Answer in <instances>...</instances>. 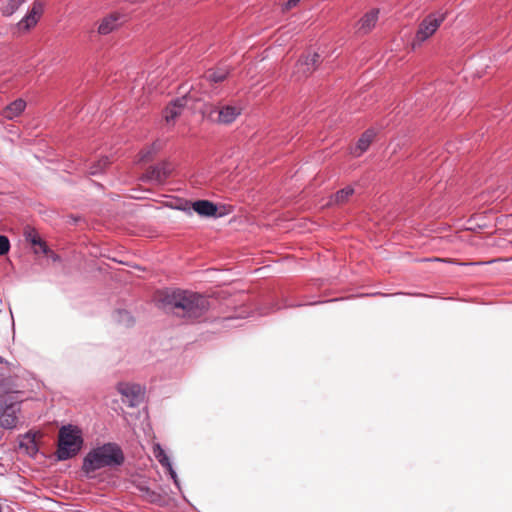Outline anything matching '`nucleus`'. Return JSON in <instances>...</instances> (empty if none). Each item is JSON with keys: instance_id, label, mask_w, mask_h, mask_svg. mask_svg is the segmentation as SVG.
<instances>
[{"instance_id": "nucleus-2", "label": "nucleus", "mask_w": 512, "mask_h": 512, "mask_svg": "<svg viewBox=\"0 0 512 512\" xmlns=\"http://www.w3.org/2000/svg\"><path fill=\"white\" fill-rule=\"evenodd\" d=\"M167 303L185 311L188 317L197 318L208 308L206 298L189 291H174L167 295Z\"/></svg>"}, {"instance_id": "nucleus-1", "label": "nucleus", "mask_w": 512, "mask_h": 512, "mask_svg": "<svg viewBox=\"0 0 512 512\" xmlns=\"http://www.w3.org/2000/svg\"><path fill=\"white\" fill-rule=\"evenodd\" d=\"M122 449L115 443H105L91 449L83 459L82 470L93 477L97 470L120 466L124 462Z\"/></svg>"}, {"instance_id": "nucleus-13", "label": "nucleus", "mask_w": 512, "mask_h": 512, "mask_svg": "<svg viewBox=\"0 0 512 512\" xmlns=\"http://www.w3.org/2000/svg\"><path fill=\"white\" fill-rule=\"evenodd\" d=\"M40 437V432H28L20 440V448L25 449L29 455H34L38 451L37 441Z\"/></svg>"}, {"instance_id": "nucleus-23", "label": "nucleus", "mask_w": 512, "mask_h": 512, "mask_svg": "<svg viewBox=\"0 0 512 512\" xmlns=\"http://www.w3.org/2000/svg\"><path fill=\"white\" fill-rule=\"evenodd\" d=\"M108 164V158H102L100 161H99V168L98 167H92L91 170H90V173L91 174H96L98 173L103 167H105L106 165Z\"/></svg>"}, {"instance_id": "nucleus-11", "label": "nucleus", "mask_w": 512, "mask_h": 512, "mask_svg": "<svg viewBox=\"0 0 512 512\" xmlns=\"http://www.w3.org/2000/svg\"><path fill=\"white\" fill-rule=\"evenodd\" d=\"M18 408L11 404L7 406L0 415V425L6 429H12L16 426L18 418Z\"/></svg>"}, {"instance_id": "nucleus-5", "label": "nucleus", "mask_w": 512, "mask_h": 512, "mask_svg": "<svg viewBox=\"0 0 512 512\" xmlns=\"http://www.w3.org/2000/svg\"><path fill=\"white\" fill-rule=\"evenodd\" d=\"M196 91L191 90L183 97L178 98L171 102L163 112V118L167 125H174L176 119L181 115L183 109L189 104V102L198 101Z\"/></svg>"}, {"instance_id": "nucleus-27", "label": "nucleus", "mask_w": 512, "mask_h": 512, "mask_svg": "<svg viewBox=\"0 0 512 512\" xmlns=\"http://www.w3.org/2000/svg\"><path fill=\"white\" fill-rule=\"evenodd\" d=\"M2 361V358L0 357V362Z\"/></svg>"}, {"instance_id": "nucleus-10", "label": "nucleus", "mask_w": 512, "mask_h": 512, "mask_svg": "<svg viewBox=\"0 0 512 512\" xmlns=\"http://www.w3.org/2000/svg\"><path fill=\"white\" fill-rule=\"evenodd\" d=\"M241 108L234 105H225L219 108L217 122L230 124L240 115Z\"/></svg>"}, {"instance_id": "nucleus-9", "label": "nucleus", "mask_w": 512, "mask_h": 512, "mask_svg": "<svg viewBox=\"0 0 512 512\" xmlns=\"http://www.w3.org/2000/svg\"><path fill=\"white\" fill-rule=\"evenodd\" d=\"M319 60L317 53L308 54L301 58L296 65L297 73L301 72L303 76L310 75L316 68Z\"/></svg>"}, {"instance_id": "nucleus-20", "label": "nucleus", "mask_w": 512, "mask_h": 512, "mask_svg": "<svg viewBox=\"0 0 512 512\" xmlns=\"http://www.w3.org/2000/svg\"><path fill=\"white\" fill-rule=\"evenodd\" d=\"M354 193V189L352 187H345L332 197V202L336 204H342L348 200V198Z\"/></svg>"}, {"instance_id": "nucleus-12", "label": "nucleus", "mask_w": 512, "mask_h": 512, "mask_svg": "<svg viewBox=\"0 0 512 512\" xmlns=\"http://www.w3.org/2000/svg\"><path fill=\"white\" fill-rule=\"evenodd\" d=\"M194 212L202 217H212L217 213V207L215 204L208 200H198L191 204Z\"/></svg>"}, {"instance_id": "nucleus-6", "label": "nucleus", "mask_w": 512, "mask_h": 512, "mask_svg": "<svg viewBox=\"0 0 512 512\" xmlns=\"http://www.w3.org/2000/svg\"><path fill=\"white\" fill-rule=\"evenodd\" d=\"M44 11L41 1L35 0L27 14L17 23V28L21 32H28L39 22Z\"/></svg>"}, {"instance_id": "nucleus-25", "label": "nucleus", "mask_w": 512, "mask_h": 512, "mask_svg": "<svg viewBox=\"0 0 512 512\" xmlns=\"http://www.w3.org/2000/svg\"><path fill=\"white\" fill-rule=\"evenodd\" d=\"M169 172L170 170L165 168L163 172L164 177H166L169 174Z\"/></svg>"}, {"instance_id": "nucleus-8", "label": "nucleus", "mask_w": 512, "mask_h": 512, "mask_svg": "<svg viewBox=\"0 0 512 512\" xmlns=\"http://www.w3.org/2000/svg\"><path fill=\"white\" fill-rule=\"evenodd\" d=\"M125 19L124 16L119 13H113L100 22L98 26V32L102 35L109 34L116 28H118L120 25L124 23Z\"/></svg>"}, {"instance_id": "nucleus-24", "label": "nucleus", "mask_w": 512, "mask_h": 512, "mask_svg": "<svg viewBox=\"0 0 512 512\" xmlns=\"http://www.w3.org/2000/svg\"><path fill=\"white\" fill-rule=\"evenodd\" d=\"M300 1L301 0H288L285 4V8L287 10L292 9V8L296 7Z\"/></svg>"}, {"instance_id": "nucleus-22", "label": "nucleus", "mask_w": 512, "mask_h": 512, "mask_svg": "<svg viewBox=\"0 0 512 512\" xmlns=\"http://www.w3.org/2000/svg\"><path fill=\"white\" fill-rule=\"evenodd\" d=\"M10 249V243L6 236L0 235V255H5Z\"/></svg>"}, {"instance_id": "nucleus-15", "label": "nucleus", "mask_w": 512, "mask_h": 512, "mask_svg": "<svg viewBox=\"0 0 512 512\" xmlns=\"http://www.w3.org/2000/svg\"><path fill=\"white\" fill-rule=\"evenodd\" d=\"M153 455L164 467L167 468V470H168L171 478L174 480L175 484H178L176 472L172 468L169 458L166 455L165 451L160 446V444L156 443L153 445Z\"/></svg>"}, {"instance_id": "nucleus-19", "label": "nucleus", "mask_w": 512, "mask_h": 512, "mask_svg": "<svg viewBox=\"0 0 512 512\" xmlns=\"http://www.w3.org/2000/svg\"><path fill=\"white\" fill-rule=\"evenodd\" d=\"M26 0H6L1 6V12L4 16L13 15Z\"/></svg>"}, {"instance_id": "nucleus-16", "label": "nucleus", "mask_w": 512, "mask_h": 512, "mask_svg": "<svg viewBox=\"0 0 512 512\" xmlns=\"http://www.w3.org/2000/svg\"><path fill=\"white\" fill-rule=\"evenodd\" d=\"M378 14V9H372L367 12L359 21V31L364 34L370 32L376 25Z\"/></svg>"}, {"instance_id": "nucleus-14", "label": "nucleus", "mask_w": 512, "mask_h": 512, "mask_svg": "<svg viewBox=\"0 0 512 512\" xmlns=\"http://www.w3.org/2000/svg\"><path fill=\"white\" fill-rule=\"evenodd\" d=\"M26 108V101L23 99H17L10 104H8L5 108L2 110V116L8 120H13L14 118L21 115V113Z\"/></svg>"}, {"instance_id": "nucleus-7", "label": "nucleus", "mask_w": 512, "mask_h": 512, "mask_svg": "<svg viewBox=\"0 0 512 512\" xmlns=\"http://www.w3.org/2000/svg\"><path fill=\"white\" fill-rule=\"evenodd\" d=\"M117 391L124 397L130 406L137 405L143 395V389L139 384L135 383H119L117 385Z\"/></svg>"}, {"instance_id": "nucleus-4", "label": "nucleus", "mask_w": 512, "mask_h": 512, "mask_svg": "<svg viewBox=\"0 0 512 512\" xmlns=\"http://www.w3.org/2000/svg\"><path fill=\"white\" fill-rule=\"evenodd\" d=\"M448 15V11L440 9L433 13L428 14L419 24L415 38L412 42V47L415 48L428 38H430L444 22Z\"/></svg>"}, {"instance_id": "nucleus-3", "label": "nucleus", "mask_w": 512, "mask_h": 512, "mask_svg": "<svg viewBox=\"0 0 512 512\" xmlns=\"http://www.w3.org/2000/svg\"><path fill=\"white\" fill-rule=\"evenodd\" d=\"M83 446L82 431L73 425L61 427L58 435L57 457L67 460L76 456Z\"/></svg>"}, {"instance_id": "nucleus-26", "label": "nucleus", "mask_w": 512, "mask_h": 512, "mask_svg": "<svg viewBox=\"0 0 512 512\" xmlns=\"http://www.w3.org/2000/svg\"><path fill=\"white\" fill-rule=\"evenodd\" d=\"M123 316H125V317H129L128 313H126V312H125V313H123Z\"/></svg>"}, {"instance_id": "nucleus-17", "label": "nucleus", "mask_w": 512, "mask_h": 512, "mask_svg": "<svg viewBox=\"0 0 512 512\" xmlns=\"http://www.w3.org/2000/svg\"><path fill=\"white\" fill-rule=\"evenodd\" d=\"M374 136H375V132L373 130L365 131L362 134V136L360 137V139L358 140L356 147L352 151L353 155L358 157L363 152H365L368 149V147L370 146Z\"/></svg>"}, {"instance_id": "nucleus-18", "label": "nucleus", "mask_w": 512, "mask_h": 512, "mask_svg": "<svg viewBox=\"0 0 512 512\" xmlns=\"http://www.w3.org/2000/svg\"><path fill=\"white\" fill-rule=\"evenodd\" d=\"M26 237H27V240L34 247V252L36 254H44V255L49 254V249L46 246L45 242L42 241V239L35 232L27 233Z\"/></svg>"}, {"instance_id": "nucleus-21", "label": "nucleus", "mask_w": 512, "mask_h": 512, "mask_svg": "<svg viewBox=\"0 0 512 512\" xmlns=\"http://www.w3.org/2000/svg\"><path fill=\"white\" fill-rule=\"evenodd\" d=\"M227 75H228V71L226 69L220 68V69L208 71L206 74V78L210 82L218 83V82H222L223 80H225Z\"/></svg>"}]
</instances>
